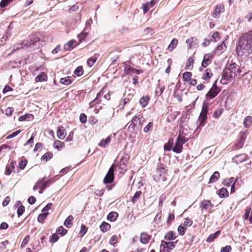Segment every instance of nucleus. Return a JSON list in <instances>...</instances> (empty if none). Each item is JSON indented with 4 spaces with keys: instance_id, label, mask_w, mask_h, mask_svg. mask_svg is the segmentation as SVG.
<instances>
[{
    "instance_id": "obj_1",
    "label": "nucleus",
    "mask_w": 252,
    "mask_h": 252,
    "mask_svg": "<svg viewBox=\"0 0 252 252\" xmlns=\"http://www.w3.org/2000/svg\"><path fill=\"white\" fill-rule=\"evenodd\" d=\"M238 54L252 53V31L243 34L240 37L237 47Z\"/></svg>"
},
{
    "instance_id": "obj_2",
    "label": "nucleus",
    "mask_w": 252,
    "mask_h": 252,
    "mask_svg": "<svg viewBox=\"0 0 252 252\" xmlns=\"http://www.w3.org/2000/svg\"><path fill=\"white\" fill-rule=\"evenodd\" d=\"M187 141V140L185 139V136L180 133L176 140L175 145L172 148V151L176 153H181L183 149V145Z\"/></svg>"
},
{
    "instance_id": "obj_3",
    "label": "nucleus",
    "mask_w": 252,
    "mask_h": 252,
    "mask_svg": "<svg viewBox=\"0 0 252 252\" xmlns=\"http://www.w3.org/2000/svg\"><path fill=\"white\" fill-rule=\"evenodd\" d=\"M116 168V166L113 164L110 167L108 171L105 175L103 183L105 184L111 183L113 182L114 179V170Z\"/></svg>"
},
{
    "instance_id": "obj_4",
    "label": "nucleus",
    "mask_w": 252,
    "mask_h": 252,
    "mask_svg": "<svg viewBox=\"0 0 252 252\" xmlns=\"http://www.w3.org/2000/svg\"><path fill=\"white\" fill-rule=\"evenodd\" d=\"M142 118V114H139L138 115L135 116L130 122L127 123L126 126H127V128L128 129H130L131 128L133 129V128L136 126V123H138L139 126L141 127L142 125V123H141Z\"/></svg>"
},
{
    "instance_id": "obj_5",
    "label": "nucleus",
    "mask_w": 252,
    "mask_h": 252,
    "mask_svg": "<svg viewBox=\"0 0 252 252\" xmlns=\"http://www.w3.org/2000/svg\"><path fill=\"white\" fill-rule=\"evenodd\" d=\"M220 89L217 86V81L213 84L212 88L206 94V97L209 99H212L215 97L220 92Z\"/></svg>"
},
{
    "instance_id": "obj_6",
    "label": "nucleus",
    "mask_w": 252,
    "mask_h": 252,
    "mask_svg": "<svg viewBox=\"0 0 252 252\" xmlns=\"http://www.w3.org/2000/svg\"><path fill=\"white\" fill-rule=\"evenodd\" d=\"M233 77V75L231 74L229 68L227 66H226L223 71V74L222 75L220 82L222 84H226L228 82L231 81Z\"/></svg>"
},
{
    "instance_id": "obj_7",
    "label": "nucleus",
    "mask_w": 252,
    "mask_h": 252,
    "mask_svg": "<svg viewBox=\"0 0 252 252\" xmlns=\"http://www.w3.org/2000/svg\"><path fill=\"white\" fill-rule=\"evenodd\" d=\"M166 165L162 163H158L156 168V174L154 175L153 178L156 181H159L160 177L162 174L165 172Z\"/></svg>"
},
{
    "instance_id": "obj_8",
    "label": "nucleus",
    "mask_w": 252,
    "mask_h": 252,
    "mask_svg": "<svg viewBox=\"0 0 252 252\" xmlns=\"http://www.w3.org/2000/svg\"><path fill=\"white\" fill-rule=\"evenodd\" d=\"M129 159V157L127 155L123 156L119 163H118V167L121 170L120 173H124L126 171V167Z\"/></svg>"
},
{
    "instance_id": "obj_9",
    "label": "nucleus",
    "mask_w": 252,
    "mask_h": 252,
    "mask_svg": "<svg viewBox=\"0 0 252 252\" xmlns=\"http://www.w3.org/2000/svg\"><path fill=\"white\" fill-rule=\"evenodd\" d=\"M177 241L175 242H167L164 240L161 241L160 248L162 247V251L164 252H170V251L173 249L175 247V244Z\"/></svg>"
},
{
    "instance_id": "obj_10",
    "label": "nucleus",
    "mask_w": 252,
    "mask_h": 252,
    "mask_svg": "<svg viewBox=\"0 0 252 252\" xmlns=\"http://www.w3.org/2000/svg\"><path fill=\"white\" fill-rule=\"evenodd\" d=\"M227 66L234 77L241 72V70L240 66L235 63L227 64Z\"/></svg>"
},
{
    "instance_id": "obj_11",
    "label": "nucleus",
    "mask_w": 252,
    "mask_h": 252,
    "mask_svg": "<svg viewBox=\"0 0 252 252\" xmlns=\"http://www.w3.org/2000/svg\"><path fill=\"white\" fill-rule=\"evenodd\" d=\"M208 106L207 105L204 104L202 106V111L200 114L199 116V121H200V124L199 125L200 126H203L206 120L207 117V110Z\"/></svg>"
},
{
    "instance_id": "obj_12",
    "label": "nucleus",
    "mask_w": 252,
    "mask_h": 252,
    "mask_svg": "<svg viewBox=\"0 0 252 252\" xmlns=\"http://www.w3.org/2000/svg\"><path fill=\"white\" fill-rule=\"evenodd\" d=\"M213 58V55L212 54H205L203 57V60L201 63V65L203 67H206L212 62V60Z\"/></svg>"
},
{
    "instance_id": "obj_13",
    "label": "nucleus",
    "mask_w": 252,
    "mask_h": 252,
    "mask_svg": "<svg viewBox=\"0 0 252 252\" xmlns=\"http://www.w3.org/2000/svg\"><path fill=\"white\" fill-rule=\"evenodd\" d=\"M248 158V156L246 154H241L240 155H236L232 158L233 162L237 164L241 163L244 161H245Z\"/></svg>"
},
{
    "instance_id": "obj_14",
    "label": "nucleus",
    "mask_w": 252,
    "mask_h": 252,
    "mask_svg": "<svg viewBox=\"0 0 252 252\" xmlns=\"http://www.w3.org/2000/svg\"><path fill=\"white\" fill-rule=\"evenodd\" d=\"M213 207V204L209 200H203L200 204V208L202 211H207Z\"/></svg>"
},
{
    "instance_id": "obj_15",
    "label": "nucleus",
    "mask_w": 252,
    "mask_h": 252,
    "mask_svg": "<svg viewBox=\"0 0 252 252\" xmlns=\"http://www.w3.org/2000/svg\"><path fill=\"white\" fill-rule=\"evenodd\" d=\"M224 10V6L223 5H217L212 14L213 17L215 18H218L220 13H222Z\"/></svg>"
},
{
    "instance_id": "obj_16",
    "label": "nucleus",
    "mask_w": 252,
    "mask_h": 252,
    "mask_svg": "<svg viewBox=\"0 0 252 252\" xmlns=\"http://www.w3.org/2000/svg\"><path fill=\"white\" fill-rule=\"evenodd\" d=\"M158 1V0H151L149 2H146L142 4V8L143 9L144 13H146L150 8L153 7L154 5Z\"/></svg>"
},
{
    "instance_id": "obj_17",
    "label": "nucleus",
    "mask_w": 252,
    "mask_h": 252,
    "mask_svg": "<svg viewBox=\"0 0 252 252\" xmlns=\"http://www.w3.org/2000/svg\"><path fill=\"white\" fill-rule=\"evenodd\" d=\"M226 49V46L224 41L221 42V44L217 46L214 51V53L220 55L223 53Z\"/></svg>"
},
{
    "instance_id": "obj_18",
    "label": "nucleus",
    "mask_w": 252,
    "mask_h": 252,
    "mask_svg": "<svg viewBox=\"0 0 252 252\" xmlns=\"http://www.w3.org/2000/svg\"><path fill=\"white\" fill-rule=\"evenodd\" d=\"M151 238V236L148 235L146 232H142L141 233L140 241L141 243L146 244L149 242Z\"/></svg>"
},
{
    "instance_id": "obj_19",
    "label": "nucleus",
    "mask_w": 252,
    "mask_h": 252,
    "mask_svg": "<svg viewBox=\"0 0 252 252\" xmlns=\"http://www.w3.org/2000/svg\"><path fill=\"white\" fill-rule=\"evenodd\" d=\"M45 178H42V179L39 180L37 182V184L40 185V188H42V189H44L49 186V184L52 183L51 180H49L47 181H44Z\"/></svg>"
},
{
    "instance_id": "obj_20",
    "label": "nucleus",
    "mask_w": 252,
    "mask_h": 252,
    "mask_svg": "<svg viewBox=\"0 0 252 252\" xmlns=\"http://www.w3.org/2000/svg\"><path fill=\"white\" fill-rule=\"evenodd\" d=\"M65 129H64L63 127V126H60L58 127L57 131V134L58 137L60 139H63L65 137Z\"/></svg>"
},
{
    "instance_id": "obj_21",
    "label": "nucleus",
    "mask_w": 252,
    "mask_h": 252,
    "mask_svg": "<svg viewBox=\"0 0 252 252\" xmlns=\"http://www.w3.org/2000/svg\"><path fill=\"white\" fill-rule=\"evenodd\" d=\"M212 75L213 74L212 73L211 69L207 68L205 70L204 73H203V76L202 77V79L207 81L209 80L212 76Z\"/></svg>"
},
{
    "instance_id": "obj_22",
    "label": "nucleus",
    "mask_w": 252,
    "mask_h": 252,
    "mask_svg": "<svg viewBox=\"0 0 252 252\" xmlns=\"http://www.w3.org/2000/svg\"><path fill=\"white\" fill-rule=\"evenodd\" d=\"M220 233V230L217 231L215 233L211 234L207 238L206 241L210 243L213 242L216 238H217Z\"/></svg>"
},
{
    "instance_id": "obj_23",
    "label": "nucleus",
    "mask_w": 252,
    "mask_h": 252,
    "mask_svg": "<svg viewBox=\"0 0 252 252\" xmlns=\"http://www.w3.org/2000/svg\"><path fill=\"white\" fill-rule=\"evenodd\" d=\"M47 79V74L42 72L39 75H38L37 77H36L35 79V81L36 82H42L44 81H46Z\"/></svg>"
},
{
    "instance_id": "obj_24",
    "label": "nucleus",
    "mask_w": 252,
    "mask_h": 252,
    "mask_svg": "<svg viewBox=\"0 0 252 252\" xmlns=\"http://www.w3.org/2000/svg\"><path fill=\"white\" fill-rule=\"evenodd\" d=\"M150 97L148 96H142L139 100V103L141 106L144 108L147 106Z\"/></svg>"
},
{
    "instance_id": "obj_25",
    "label": "nucleus",
    "mask_w": 252,
    "mask_h": 252,
    "mask_svg": "<svg viewBox=\"0 0 252 252\" xmlns=\"http://www.w3.org/2000/svg\"><path fill=\"white\" fill-rule=\"evenodd\" d=\"M118 214L116 212H111L107 216V220L111 221H114L118 218Z\"/></svg>"
},
{
    "instance_id": "obj_26",
    "label": "nucleus",
    "mask_w": 252,
    "mask_h": 252,
    "mask_svg": "<svg viewBox=\"0 0 252 252\" xmlns=\"http://www.w3.org/2000/svg\"><path fill=\"white\" fill-rule=\"evenodd\" d=\"M220 177V173L218 171H215L211 176L209 183H213L216 182Z\"/></svg>"
},
{
    "instance_id": "obj_27",
    "label": "nucleus",
    "mask_w": 252,
    "mask_h": 252,
    "mask_svg": "<svg viewBox=\"0 0 252 252\" xmlns=\"http://www.w3.org/2000/svg\"><path fill=\"white\" fill-rule=\"evenodd\" d=\"M110 225L105 221H103L99 226L101 231H102L103 232H106L108 230H109L110 229Z\"/></svg>"
},
{
    "instance_id": "obj_28",
    "label": "nucleus",
    "mask_w": 252,
    "mask_h": 252,
    "mask_svg": "<svg viewBox=\"0 0 252 252\" xmlns=\"http://www.w3.org/2000/svg\"><path fill=\"white\" fill-rule=\"evenodd\" d=\"M244 125L247 128L250 127L252 124V117L251 116H247L244 120Z\"/></svg>"
},
{
    "instance_id": "obj_29",
    "label": "nucleus",
    "mask_w": 252,
    "mask_h": 252,
    "mask_svg": "<svg viewBox=\"0 0 252 252\" xmlns=\"http://www.w3.org/2000/svg\"><path fill=\"white\" fill-rule=\"evenodd\" d=\"M111 140V137L110 136H108L106 139H102L99 143L98 146L104 148L110 142Z\"/></svg>"
},
{
    "instance_id": "obj_30",
    "label": "nucleus",
    "mask_w": 252,
    "mask_h": 252,
    "mask_svg": "<svg viewBox=\"0 0 252 252\" xmlns=\"http://www.w3.org/2000/svg\"><path fill=\"white\" fill-rule=\"evenodd\" d=\"M75 42L74 40H71L64 45V49L66 51H70L73 48V44Z\"/></svg>"
},
{
    "instance_id": "obj_31",
    "label": "nucleus",
    "mask_w": 252,
    "mask_h": 252,
    "mask_svg": "<svg viewBox=\"0 0 252 252\" xmlns=\"http://www.w3.org/2000/svg\"><path fill=\"white\" fill-rule=\"evenodd\" d=\"M219 195L220 198L227 197L229 195L228 191L226 189L222 188L219 190Z\"/></svg>"
},
{
    "instance_id": "obj_32",
    "label": "nucleus",
    "mask_w": 252,
    "mask_h": 252,
    "mask_svg": "<svg viewBox=\"0 0 252 252\" xmlns=\"http://www.w3.org/2000/svg\"><path fill=\"white\" fill-rule=\"evenodd\" d=\"M193 63L194 60L193 59V58L191 57H189L187 61L185 68L186 69L191 70L193 68Z\"/></svg>"
},
{
    "instance_id": "obj_33",
    "label": "nucleus",
    "mask_w": 252,
    "mask_h": 252,
    "mask_svg": "<svg viewBox=\"0 0 252 252\" xmlns=\"http://www.w3.org/2000/svg\"><path fill=\"white\" fill-rule=\"evenodd\" d=\"M173 145V139L170 138L167 143L164 146V149L165 151H170Z\"/></svg>"
},
{
    "instance_id": "obj_34",
    "label": "nucleus",
    "mask_w": 252,
    "mask_h": 252,
    "mask_svg": "<svg viewBox=\"0 0 252 252\" xmlns=\"http://www.w3.org/2000/svg\"><path fill=\"white\" fill-rule=\"evenodd\" d=\"M176 238L175 233L173 231L168 232L164 236V238L168 241L173 240L175 239Z\"/></svg>"
},
{
    "instance_id": "obj_35",
    "label": "nucleus",
    "mask_w": 252,
    "mask_h": 252,
    "mask_svg": "<svg viewBox=\"0 0 252 252\" xmlns=\"http://www.w3.org/2000/svg\"><path fill=\"white\" fill-rule=\"evenodd\" d=\"M40 39L38 36V34H34L32 35L30 39V41L32 45H34L38 41H39Z\"/></svg>"
},
{
    "instance_id": "obj_36",
    "label": "nucleus",
    "mask_w": 252,
    "mask_h": 252,
    "mask_svg": "<svg viewBox=\"0 0 252 252\" xmlns=\"http://www.w3.org/2000/svg\"><path fill=\"white\" fill-rule=\"evenodd\" d=\"M88 30V28L86 27L83 32L78 35L80 42H81L82 40H83L88 35V32H86Z\"/></svg>"
},
{
    "instance_id": "obj_37",
    "label": "nucleus",
    "mask_w": 252,
    "mask_h": 252,
    "mask_svg": "<svg viewBox=\"0 0 252 252\" xmlns=\"http://www.w3.org/2000/svg\"><path fill=\"white\" fill-rule=\"evenodd\" d=\"M53 155L51 152H47L41 157V160L47 162L48 160L52 158Z\"/></svg>"
},
{
    "instance_id": "obj_38",
    "label": "nucleus",
    "mask_w": 252,
    "mask_h": 252,
    "mask_svg": "<svg viewBox=\"0 0 252 252\" xmlns=\"http://www.w3.org/2000/svg\"><path fill=\"white\" fill-rule=\"evenodd\" d=\"M178 44V40L177 39L174 38L173 39L170 43V44L169 45L168 47V49L170 51H172L177 45Z\"/></svg>"
},
{
    "instance_id": "obj_39",
    "label": "nucleus",
    "mask_w": 252,
    "mask_h": 252,
    "mask_svg": "<svg viewBox=\"0 0 252 252\" xmlns=\"http://www.w3.org/2000/svg\"><path fill=\"white\" fill-rule=\"evenodd\" d=\"M165 89V86L164 85H160L158 84L156 88L155 93L156 94L160 95Z\"/></svg>"
},
{
    "instance_id": "obj_40",
    "label": "nucleus",
    "mask_w": 252,
    "mask_h": 252,
    "mask_svg": "<svg viewBox=\"0 0 252 252\" xmlns=\"http://www.w3.org/2000/svg\"><path fill=\"white\" fill-rule=\"evenodd\" d=\"M142 192L140 190L137 191L132 198H131V202L133 204H135L139 198L140 195H141Z\"/></svg>"
},
{
    "instance_id": "obj_41",
    "label": "nucleus",
    "mask_w": 252,
    "mask_h": 252,
    "mask_svg": "<svg viewBox=\"0 0 252 252\" xmlns=\"http://www.w3.org/2000/svg\"><path fill=\"white\" fill-rule=\"evenodd\" d=\"M70 77L68 76L65 78H62L60 79V83L65 85H68L72 83V80L70 79Z\"/></svg>"
},
{
    "instance_id": "obj_42",
    "label": "nucleus",
    "mask_w": 252,
    "mask_h": 252,
    "mask_svg": "<svg viewBox=\"0 0 252 252\" xmlns=\"http://www.w3.org/2000/svg\"><path fill=\"white\" fill-rule=\"evenodd\" d=\"M73 220V217L72 216H69L65 220L64 222V225L66 227H69L68 225H71L72 224V220Z\"/></svg>"
},
{
    "instance_id": "obj_43",
    "label": "nucleus",
    "mask_w": 252,
    "mask_h": 252,
    "mask_svg": "<svg viewBox=\"0 0 252 252\" xmlns=\"http://www.w3.org/2000/svg\"><path fill=\"white\" fill-rule=\"evenodd\" d=\"M53 146L55 149H60L64 146V143L59 140H56L54 142Z\"/></svg>"
},
{
    "instance_id": "obj_44",
    "label": "nucleus",
    "mask_w": 252,
    "mask_h": 252,
    "mask_svg": "<svg viewBox=\"0 0 252 252\" xmlns=\"http://www.w3.org/2000/svg\"><path fill=\"white\" fill-rule=\"evenodd\" d=\"M14 168V166L13 165V163H11L9 165H7L6 166L5 174L6 175H9L11 173L12 169H13Z\"/></svg>"
},
{
    "instance_id": "obj_45",
    "label": "nucleus",
    "mask_w": 252,
    "mask_h": 252,
    "mask_svg": "<svg viewBox=\"0 0 252 252\" xmlns=\"http://www.w3.org/2000/svg\"><path fill=\"white\" fill-rule=\"evenodd\" d=\"M234 182V178L231 177L228 179H224L223 181V184L226 186L229 187L232 184H233Z\"/></svg>"
},
{
    "instance_id": "obj_46",
    "label": "nucleus",
    "mask_w": 252,
    "mask_h": 252,
    "mask_svg": "<svg viewBox=\"0 0 252 252\" xmlns=\"http://www.w3.org/2000/svg\"><path fill=\"white\" fill-rule=\"evenodd\" d=\"M83 73V69L82 66H78L74 71V74L77 76H81Z\"/></svg>"
},
{
    "instance_id": "obj_47",
    "label": "nucleus",
    "mask_w": 252,
    "mask_h": 252,
    "mask_svg": "<svg viewBox=\"0 0 252 252\" xmlns=\"http://www.w3.org/2000/svg\"><path fill=\"white\" fill-rule=\"evenodd\" d=\"M191 72L187 71L183 73V78L185 81L187 82L191 80Z\"/></svg>"
},
{
    "instance_id": "obj_48",
    "label": "nucleus",
    "mask_w": 252,
    "mask_h": 252,
    "mask_svg": "<svg viewBox=\"0 0 252 252\" xmlns=\"http://www.w3.org/2000/svg\"><path fill=\"white\" fill-rule=\"evenodd\" d=\"M244 146L243 143L238 141L232 146V150H238L241 149Z\"/></svg>"
},
{
    "instance_id": "obj_49",
    "label": "nucleus",
    "mask_w": 252,
    "mask_h": 252,
    "mask_svg": "<svg viewBox=\"0 0 252 252\" xmlns=\"http://www.w3.org/2000/svg\"><path fill=\"white\" fill-rule=\"evenodd\" d=\"M186 227L184 226H183L182 224L180 225L178 228V231L181 235H183L185 233V231L186 230Z\"/></svg>"
},
{
    "instance_id": "obj_50",
    "label": "nucleus",
    "mask_w": 252,
    "mask_h": 252,
    "mask_svg": "<svg viewBox=\"0 0 252 252\" xmlns=\"http://www.w3.org/2000/svg\"><path fill=\"white\" fill-rule=\"evenodd\" d=\"M48 214V213H43L42 214H40L38 216L37 220L40 222L42 221L45 219Z\"/></svg>"
},
{
    "instance_id": "obj_51",
    "label": "nucleus",
    "mask_w": 252,
    "mask_h": 252,
    "mask_svg": "<svg viewBox=\"0 0 252 252\" xmlns=\"http://www.w3.org/2000/svg\"><path fill=\"white\" fill-rule=\"evenodd\" d=\"M21 45L23 46V48L24 47H31L32 45L30 41V40H26L23 41L22 42H21Z\"/></svg>"
},
{
    "instance_id": "obj_52",
    "label": "nucleus",
    "mask_w": 252,
    "mask_h": 252,
    "mask_svg": "<svg viewBox=\"0 0 252 252\" xmlns=\"http://www.w3.org/2000/svg\"><path fill=\"white\" fill-rule=\"evenodd\" d=\"M57 232L63 236L67 233V230L65 229L63 226H60L57 229Z\"/></svg>"
},
{
    "instance_id": "obj_53",
    "label": "nucleus",
    "mask_w": 252,
    "mask_h": 252,
    "mask_svg": "<svg viewBox=\"0 0 252 252\" xmlns=\"http://www.w3.org/2000/svg\"><path fill=\"white\" fill-rule=\"evenodd\" d=\"M153 124L152 122H149L148 124L144 127V131L145 133L149 132L153 127Z\"/></svg>"
},
{
    "instance_id": "obj_54",
    "label": "nucleus",
    "mask_w": 252,
    "mask_h": 252,
    "mask_svg": "<svg viewBox=\"0 0 252 252\" xmlns=\"http://www.w3.org/2000/svg\"><path fill=\"white\" fill-rule=\"evenodd\" d=\"M193 223L192 220L189 218H186L183 225L186 226H190Z\"/></svg>"
},
{
    "instance_id": "obj_55",
    "label": "nucleus",
    "mask_w": 252,
    "mask_h": 252,
    "mask_svg": "<svg viewBox=\"0 0 252 252\" xmlns=\"http://www.w3.org/2000/svg\"><path fill=\"white\" fill-rule=\"evenodd\" d=\"M25 211V207L23 205L20 206L17 210V215L18 217L22 216Z\"/></svg>"
},
{
    "instance_id": "obj_56",
    "label": "nucleus",
    "mask_w": 252,
    "mask_h": 252,
    "mask_svg": "<svg viewBox=\"0 0 252 252\" xmlns=\"http://www.w3.org/2000/svg\"><path fill=\"white\" fill-rule=\"evenodd\" d=\"M118 238L117 236L113 235L110 240V242H109L110 244L111 245L114 246L115 244L117 243V242L118 241Z\"/></svg>"
},
{
    "instance_id": "obj_57",
    "label": "nucleus",
    "mask_w": 252,
    "mask_h": 252,
    "mask_svg": "<svg viewBox=\"0 0 252 252\" xmlns=\"http://www.w3.org/2000/svg\"><path fill=\"white\" fill-rule=\"evenodd\" d=\"M13 0H1L0 2V6L1 8L5 7L9 3L11 2Z\"/></svg>"
},
{
    "instance_id": "obj_58",
    "label": "nucleus",
    "mask_w": 252,
    "mask_h": 252,
    "mask_svg": "<svg viewBox=\"0 0 252 252\" xmlns=\"http://www.w3.org/2000/svg\"><path fill=\"white\" fill-rule=\"evenodd\" d=\"M96 58H89L87 61V64L89 66L91 67L92 66L94 63L96 62Z\"/></svg>"
},
{
    "instance_id": "obj_59",
    "label": "nucleus",
    "mask_w": 252,
    "mask_h": 252,
    "mask_svg": "<svg viewBox=\"0 0 252 252\" xmlns=\"http://www.w3.org/2000/svg\"><path fill=\"white\" fill-rule=\"evenodd\" d=\"M212 37L214 42L218 41V39H220V36L219 32H215L212 35Z\"/></svg>"
},
{
    "instance_id": "obj_60",
    "label": "nucleus",
    "mask_w": 252,
    "mask_h": 252,
    "mask_svg": "<svg viewBox=\"0 0 252 252\" xmlns=\"http://www.w3.org/2000/svg\"><path fill=\"white\" fill-rule=\"evenodd\" d=\"M59 237L58 235L57 234L54 233L51 236V238H50V242L52 243H55L59 240Z\"/></svg>"
},
{
    "instance_id": "obj_61",
    "label": "nucleus",
    "mask_w": 252,
    "mask_h": 252,
    "mask_svg": "<svg viewBox=\"0 0 252 252\" xmlns=\"http://www.w3.org/2000/svg\"><path fill=\"white\" fill-rule=\"evenodd\" d=\"M133 69V67L129 65H125V71L127 74H131V71Z\"/></svg>"
},
{
    "instance_id": "obj_62",
    "label": "nucleus",
    "mask_w": 252,
    "mask_h": 252,
    "mask_svg": "<svg viewBox=\"0 0 252 252\" xmlns=\"http://www.w3.org/2000/svg\"><path fill=\"white\" fill-rule=\"evenodd\" d=\"M80 121L82 123L85 124L87 122V116L84 113H81L80 115Z\"/></svg>"
},
{
    "instance_id": "obj_63",
    "label": "nucleus",
    "mask_w": 252,
    "mask_h": 252,
    "mask_svg": "<svg viewBox=\"0 0 252 252\" xmlns=\"http://www.w3.org/2000/svg\"><path fill=\"white\" fill-rule=\"evenodd\" d=\"M232 249L230 245H227L225 247L221 248L220 252H229Z\"/></svg>"
},
{
    "instance_id": "obj_64",
    "label": "nucleus",
    "mask_w": 252,
    "mask_h": 252,
    "mask_svg": "<svg viewBox=\"0 0 252 252\" xmlns=\"http://www.w3.org/2000/svg\"><path fill=\"white\" fill-rule=\"evenodd\" d=\"M27 164V160H25L24 161H23L22 160H21L19 164V168L21 169H24L25 168V167H26Z\"/></svg>"
}]
</instances>
